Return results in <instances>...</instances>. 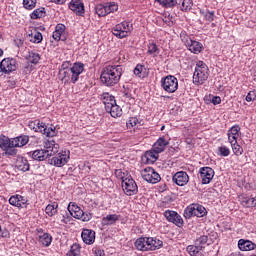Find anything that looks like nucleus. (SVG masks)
<instances>
[{"label":"nucleus","instance_id":"1","mask_svg":"<svg viewBox=\"0 0 256 256\" xmlns=\"http://www.w3.org/2000/svg\"><path fill=\"white\" fill-rule=\"evenodd\" d=\"M122 75L123 68L121 65H108L103 68L100 79L106 87H113L119 83Z\"/></svg>","mask_w":256,"mask_h":256},{"label":"nucleus","instance_id":"40","mask_svg":"<svg viewBox=\"0 0 256 256\" xmlns=\"http://www.w3.org/2000/svg\"><path fill=\"white\" fill-rule=\"evenodd\" d=\"M207 241H209V237L207 235H203L196 239L195 245H198L203 250L205 249V245H207Z\"/></svg>","mask_w":256,"mask_h":256},{"label":"nucleus","instance_id":"12","mask_svg":"<svg viewBox=\"0 0 256 256\" xmlns=\"http://www.w3.org/2000/svg\"><path fill=\"white\" fill-rule=\"evenodd\" d=\"M164 217L170 223H174V225H177V227H183V218L177 212L166 210L164 212Z\"/></svg>","mask_w":256,"mask_h":256},{"label":"nucleus","instance_id":"26","mask_svg":"<svg viewBox=\"0 0 256 256\" xmlns=\"http://www.w3.org/2000/svg\"><path fill=\"white\" fill-rule=\"evenodd\" d=\"M239 201L243 207H256V199L249 198L245 195L239 196Z\"/></svg>","mask_w":256,"mask_h":256},{"label":"nucleus","instance_id":"63","mask_svg":"<svg viewBox=\"0 0 256 256\" xmlns=\"http://www.w3.org/2000/svg\"><path fill=\"white\" fill-rule=\"evenodd\" d=\"M31 71H32V68L29 65L24 68V73H31Z\"/></svg>","mask_w":256,"mask_h":256},{"label":"nucleus","instance_id":"27","mask_svg":"<svg viewBox=\"0 0 256 256\" xmlns=\"http://www.w3.org/2000/svg\"><path fill=\"white\" fill-rule=\"evenodd\" d=\"M16 167L19 169V171H29V161L26 158L20 157L17 159Z\"/></svg>","mask_w":256,"mask_h":256},{"label":"nucleus","instance_id":"61","mask_svg":"<svg viewBox=\"0 0 256 256\" xmlns=\"http://www.w3.org/2000/svg\"><path fill=\"white\" fill-rule=\"evenodd\" d=\"M96 256H105V252L103 250H96Z\"/></svg>","mask_w":256,"mask_h":256},{"label":"nucleus","instance_id":"51","mask_svg":"<svg viewBox=\"0 0 256 256\" xmlns=\"http://www.w3.org/2000/svg\"><path fill=\"white\" fill-rule=\"evenodd\" d=\"M239 131H241V128L239 126H233L228 131V135H233V137H239Z\"/></svg>","mask_w":256,"mask_h":256},{"label":"nucleus","instance_id":"14","mask_svg":"<svg viewBox=\"0 0 256 256\" xmlns=\"http://www.w3.org/2000/svg\"><path fill=\"white\" fill-rule=\"evenodd\" d=\"M85 71V65L83 63H74L73 67L70 68L71 82L77 83L79 81V75Z\"/></svg>","mask_w":256,"mask_h":256},{"label":"nucleus","instance_id":"6","mask_svg":"<svg viewBox=\"0 0 256 256\" xmlns=\"http://www.w3.org/2000/svg\"><path fill=\"white\" fill-rule=\"evenodd\" d=\"M161 85L164 91L167 93H175L179 88V81L175 78V76H166L161 80Z\"/></svg>","mask_w":256,"mask_h":256},{"label":"nucleus","instance_id":"64","mask_svg":"<svg viewBox=\"0 0 256 256\" xmlns=\"http://www.w3.org/2000/svg\"><path fill=\"white\" fill-rule=\"evenodd\" d=\"M16 43H17V46H18V47H23V40L17 39V40H16Z\"/></svg>","mask_w":256,"mask_h":256},{"label":"nucleus","instance_id":"7","mask_svg":"<svg viewBox=\"0 0 256 256\" xmlns=\"http://www.w3.org/2000/svg\"><path fill=\"white\" fill-rule=\"evenodd\" d=\"M122 189L125 195L131 197V195H137L139 192V188L137 187V183L133 178H125L122 180Z\"/></svg>","mask_w":256,"mask_h":256},{"label":"nucleus","instance_id":"34","mask_svg":"<svg viewBox=\"0 0 256 256\" xmlns=\"http://www.w3.org/2000/svg\"><path fill=\"white\" fill-rule=\"evenodd\" d=\"M27 61H29V63H33L34 65H37V63L41 61V55H39V53L35 51H31L28 53Z\"/></svg>","mask_w":256,"mask_h":256},{"label":"nucleus","instance_id":"15","mask_svg":"<svg viewBox=\"0 0 256 256\" xmlns=\"http://www.w3.org/2000/svg\"><path fill=\"white\" fill-rule=\"evenodd\" d=\"M29 155H31L32 159L34 161H45V159H49V157H53V153L49 152V150H35L33 152H30Z\"/></svg>","mask_w":256,"mask_h":256},{"label":"nucleus","instance_id":"8","mask_svg":"<svg viewBox=\"0 0 256 256\" xmlns=\"http://www.w3.org/2000/svg\"><path fill=\"white\" fill-rule=\"evenodd\" d=\"M142 177L147 183H159L161 181V175L155 171L152 167H147L142 171Z\"/></svg>","mask_w":256,"mask_h":256},{"label":"nucleus","instance_id":"20","mask_svg":"<svg viewBox=\"0 0 256 256\" xmlns=\"http://www.w3.org/2000/svg\"><path fill=\"white\" fill-rule=\"evenodd\" d=\"M100 99L104 104L105 110L109 109L111 105H115V103H117V101H115V96L109 93H103L100 95Z\"/></svg>","mask_w":256,"mask_h":256},{"label":"nucleus","instance_id":"49","mask_svg":"<svg viewBox=\"0 0 256 256\" xmlns=\"http://www.w3.org/2000/svg\"><path fill=\"white\" fill-rule=\"evenodd\" d=\"M218 151L222 157H229L231 153V151L229 150V148H227V146H220L218 148Z\"/></svg>","mask_w":256,"mask_h":256},{"label":"nucleus","instance_id":"2","mask_svg":"<svg viewBox=\"0 0 256 256\" xmlns=\"http://www.w3.org/2000/svg\"><path fill=\"white\" fill-rule=\"evenodd\" d=\"M135 247L138 251H157L163 247V241L157 238H138L135 241Z\"/></svg>","mask_w":256,"mask_h":256},{"label":"nucleus","instance_id":"53","mask_svg":"<svg viewBox=\"0 0 256 256\" xmlns=\"http://www.w3.org/2000/svg\"><path fill=\"white\" fill-rule=\"evenodd\" d=\"M256 100V91H251L246 96V101L251 102Z\"/></svg>","mask_w":256,"mask_h":256},{"label":"nucleus","instance_id":"10","mask_svg":"<svg viewBox=\"0 0 256 256\" xmlns=\"http://www.w3.org/2000/svg\"><path fill=\"white\" fill-rule=\"evenodd\" d=\"M0 69L5 74L13 73V71H17V61L13 58H4L0 62Z\"/></svg>","mask_w":256,"mask_h":256},{"label":"nucleus","instance_id":"23","mask_svg":"<svg viewBox=\"0 0 256 256\" xmlns=\"http://www.w3.org/2000/svg\"><path fill=\"white\" fill-rule=\"evenodd\" d=\"M44 147L46 151H49V153H52V155H55V153H59V144L55 143V140L52 138L48 139L44 143Z\"/></svg>","mask_w":256,"mask_h":256},{"label":"nucleus","instance_id":"30","mask_svg":"<svg viewBox=\"0 0 256 256\" xmlns=\"http://www.w3.org/2000/svg\"><path fill=\"white\" fill-rule=\"evenodd\" d=\"M58 207H59V204H57V202H53L52 204H48L46 206V209H45L46 215H48V217H53V216L57 215V208Z\"/></svg>","mask_w":256,"mask_h":256},{"label":"nucleus","instance_id":"13","mask_svg":"<svg viewBox=\"0 0 256 256\" xmlns=\"http://www.w3.org/2000/svg\"><path fill=\"white\" fill-rule=\"evenodd\" d=\"M172 181L179 187H185L189 183V174L185 171L176 172L172 177Z\"/></svg>","mask_w":256,"mask_h":256},{"label":"nucleus","instance_id":"24","mask_svg":"<svg viewBox=\"0 0 256 256\" xmlns=\"http://www.w3.org/2000/svg\"><path fill=\"white\" fill-rule=\"evenodd\" d=\"M29 143V136L21 135L12 139V147H25Z\"/></svg>","mask_w":256,"mask_h":256},{"label":"nucleus","instance_id":"25","mask_svg":"<svg viewBox=\"0 0 256 256\" xmlns=\"http://www.w3.org/2000/svg\"><path fill=\"white\" fill-rule=\"evenodd\" d=\"M67 161H69V156L61 154L53 157L51 163L55 165V167H63V165H66Z\"/></svg>","mask_w":256,"mask_h":256},{"label":"nucleus","instance_id":"55","mask_svg":"<svg viewBox=\"0 0 256 256\" xmlns=\"http://www.w3.org/2000/svg\"><path fill=\"white\" fill-rule=\"evenodd\" d=\"M143 73V65H137L134 69V75H141Z\"/></svg>","mask_w":256,"mask_h":256},{"label":"nucleus","instance_id":"22","mask_svg":"<svg viewBox=\"0 0 256 256\" xmlns=\"http://www.w3.org/2000/svg\"><path fill=\"white\" fill-rule=\"evenodd\" d=\"M169 145V142L165 140V138H159L156 143L153 145L154 153H163L165 151V147Z\"/></svg>","mask_w":256,"mask_h":256},{"label":"nucleus","instance_id":"58","mask_svg":"<svg viewBox=\"0 0 256 256\" xmlns=\"http://www.w3.org/2000/svg\"><path fill=\"white\" fill-rule=\"evenodd\" d=\"M228 141L230 143V145H233L237 143V136H233V135H228Z\"/></svg>","mask_w":256,"mask_h":256},{"label":"nucleus","instance_id":"21","mask_svg":"<svg viewBox=\"0 0 256 256\" xmlns=\"http://www.w3.org/2000/svg\"><path fill=\"white\" fill-rule=\"evenodd\" d=\"M238 247L240 251H253L256 247V244L251 242V240L240 239L238 241Z\"/></svg>","mask_w":256,"mask_h":256},{"label":"nucleus","instance_id":"3","mask_svg":"<svg viewBox=\"0 0 256 256\" xmlns=\"http://www.w3.org/2000/svg\"><path fill=\"white\" fill-rule=\"evenodd\" d=\"M209 79V68L203 62H198L193 74V83L203 85Z\"/></svg>","mask_w":256,"mask_h":256},{"label":"nucleus","instance_id":"54","mask_svg":"<svg viewBox=\"0 0 256 256\" xmlns=\"http://www.w3.org/2000/svg\"><path fill=\"white\" fill-rule=\"evenodd\" d=\"M126 125L128 129H131V127H135V125H137V118H130Z\"/></svg>","mask_w":256,"mask_h":256},{"label":"nucleus","instance_id":"50","mask_svg":"<svg viewBox=\"0 0 256 256\" xmlns=\"http://www.w3.org/2000/svg\"><path fill=\"white\" fill-rule=\"evenodd\" d=\"M81 208L79 206H77V204L70 202L68 205V211L70 213V215H73V213H76L77 211H79Z\"/></svg>","mask_w":256,"mask_h":256},{"label":"nucleus","instance_id":"42","mask_svg":"<svg viewBox=\"0 0 256 256\" xmlns=\"http://www.w3.org/2000/svg\"><path fill=\"white\" fill-rule=\"evenodd\" d=\"M148 53H149V55H153V57H157V55L159 53V47H157V44L150 43L148 45Z\"/></svg>","mask_w":256,"mask_h":256},{"label":"nucleus","instance_id":"44","mask_svg":"<svg viewBox=\"0 0 256 256\" xmlns=\"http://www.w3.org/2000/svg\"><path fill=\"white\" fill-rule=\"evenodd\" d=\"M23 5L25 9L31 11V9H35V6L37 5V0H23Z\"/></svg>","mask_w":256,"mask_h":256},{"label":"nucleus","instance_id":"17","mask_svg":"<svg viewBox=\"0 0 256 256\" xmlns=\"http://www.w3.org/2000/svg\"><path fill=\"white\" fill-rule=\"evenodd\" d=\"M69 9L77 15H83L85 13V5L81 0H72L69 4Z\"/></svg>","mask_w":256,"mask_h":256},{"label":"nucleus","instance_id":"11","mask_svg":"<svg viewBox=\"0 0 256 256\" xmlns=\"http://www.w3.org/2000/svg\"><path fill=\"white\" fill-rule=\"evenodd\" d=\"M215 177V171L211 167H203L200 169V179L203 185H209Z\"/></svg>","mask_w":256,"mask_h":256},{"label":"nucleus","instance_id":"4","mask_svg":"<svg viewBox=\"0 0 256 256\" xmlns=\"http://www.w3.org/2000/svg\"><path fill=\"white\" fill-rule=\"evenodd\" d=\"M131 29L133 26L129 25V22H122L117 24L113 29L112 33L119 39H124V37H129V33H131Z\"/></svg>","mask_w":256,"mask_h":256},{"label":"nucleus","instance_id":"39","mask_svg":"<svg viewBox=\"0 0 256 256\" xmlns=\"http://www.w3.org/2000/svg\"><path fill=\"white\" fill-rule=\"evenodd\" d=\"M66 256H81V248L79 247V245L73 244Z\"/></svg>","mask_w":256,"mask_h":256},{"label":"nucleus","instance_id":"48","mask_svg":"<svg viewBox=\"0 0 256 256\" xmlns=\"http://www.w3.org/2000/svg\"><path fill=\"white\" fill-rule=\"evenodd\" d=\"M59 76L61 81H65V79H69L71 77V69L70 70H60Z\"/></svg>","mask_w":256,"mask_h":256},{"label":"nucleus","instance_id":"5","mask_svg":"<svg viewBox=\"0 0 256 256\" xmlns=\"http://www.w3.org/2000/svg\"><path fill=\"white\" fill-rule=\"evenodd\" d=\"M180 37L185 45L189 48V51H191V53L198 55V53H201V51L203 50V44L198 41L191 40V38L185 35V33L180 34Z\"/></svg>","mask_w":256,"mask_h":256},{"label":"nucleus","instance_id":"37","mask_svg":"<svg viewBox=\"0 0 256 256\" xmlns=\"http://www.w3.org/2000/svg\"><path fill=\"white\" fill-rule=\"evenodd\" d=\"M53 241V237L49 233H44L42 236H40V243L44 245V247H49Z\"/></svg>","mask_w":256,"mask_h":256},{"label":"nucleus","instance_id":"9","mask_svg":"<svg viewBox=\"0 0 256 256\" xmlns=\"http://www.w3.org/2000/svg\"><path fill=\"white\" fill-rule=\"evenodd\" d=\"M119 9V6L115 3L110 4H97L95 7V11L99 17H105L109 15V13H113L114 11H117Z\"/></svg>","mask_w":256,"mask_h":256},{"label":"nucleus","instance_id":"32","mask_svg":"<svg viewBox=\"0 0 256 256\" xmlns=\"http://www.w3.org/2000/svg\"><path fill=\"white\" fill-rule=\"evenodd\" d=\"M63 33H65V25H57L52 37L55 41H61Z\"/></svg>","mask_w":256,"mask_h":256},{"label":"nucleus","instance_id":"57","mask_svg":"<svg viewBox=\"0 0 256 256\" xmlns=\"http://www.w3.org/2000/svg\"><path fill=\"white\" fill-rule=\"evenodd\" d=\"M211 103H213V105H219L221 103V97L213 96L211 99Z\"/></svg>","mask_w":256,"mask_h":256},{"label":"nucleus","instance_id":"47","mask_svg":"<svg viewBox=\"0 0 256 256\" xmlns=\"http://www.w3.org/2000/svg\"><path fill=\"white\" fill-rule=\"evenodd\" d=\"M31 37H33L32 39H30L32 43H41V41H43V34H41V32H35L34 36L32 34Z\"/></svg>","mask_w":256,"mask_h":256},{"label":"nucleus","instance_id":"28","mask_svg":"<svg viewBox=\"0 0 256 256\" xmlns=\"http://www.w3.org/2000/svg\"><path fill=\"white\" fill-rule=\"evenodd\" d=\"M106 112L110 113L111 117H121L122 115V109L117 105V102L109 106V109H106Z\"/></svg>","mask_w":256,"mask_h":256},{"label":"nucleus","instance_id":"19","mask_svg":"<svg viewBox=\"0 0 256 256\" xmlns=\"http://www.w3.org/2000/svg\"><path fill=\"white\" fill-rule=\"evenodd\" d=\"M10 205L13 207L21 208L23 205H27V199L19 194L11 196L9 199Z\"/></svg>","mask_w":256,"mask_h":256},{"label":"nucleus","instance_id":"31","mask_svg":"<svg viewBox=\"0 0 256 256\" xmlns=\"http://www.w3.org/2000/svg\"><path fill=\"white\" fill-rule=\"evenodd\" d=\"M117 221H119V216L117 214H109L102 219V225H113Z\"/></svg>","mask_w":256,"mask_h":256},{"label":"nucleus","instance_id":"56","mask_svg":"<svg viewBox=\"0 0 256 256\" xmlns=\"http://www.w3.org/2000/svg\"><path fill=\"white\" fill-rule=\"evenodd\" d=\"M83 210H77L76 213H73L72 217H74L75 219H81V217H83Z\"/></svg>","mask_w":256,"mask_h":256},{"label":"nucleus","instance_id":"59","mask_svg":"<svg viewBox=\"0 0 256 256\" xmlns=\"http://www.w3.org/2000/svg\"><path fill=\"white\" fill-rule=\"evenodd\" d=\"M69 67H71V62L69 61L63 62L61 70H71V68Z\"/></svg>","mask_w":256,"mask_h":256},{"label":"nucleus","instance_id":"41","mask_svg":"<svg viewBox=\"0 0 256 256\" xmlns=\"http://www.w3.org/2000/svg\"><path fill=\"white\" fill-rule=\"evenodd\" d=\"M193 216H195V206H194V204L191 205V206H188L184 210V217H185V219H191Z\"/></svg>","mask_w":256,"mask_h":256},{"label":"nucleus","instance_id":"62","mask_svg":"<svg viewBox=\"0 0 256 256\" xmlns=\"http://www.w3.org/2000/svg\"><path fill=\"white\" fill-rule=\"evenodd\" d=\"M52 3H57L58 5H63V3H65V1L67 0H51Z\"/></svg>","mask_w":256,"mask_h":256},{"label":"nucleus","instance_id":"43","mask_svg":"<svg viewBox=\"0 0 256 256\" xmlns=\"http://www.w3.org/2000/svg\"><path fill=\"white\" fill-rule=\"evenodd\" d=\"M231 147L234 155H236L237 157H239L240 155H243V147H241V145H239L237 142L236 144L233 143Z\"/></svg>","mask_w":256,"mask_h":256},{"label":"nucleus","instance_id":"35","mask_svg":"<svg viewBox=\"0 0 256 256\" xmlns=\"http://www.w3.org/2000/svg\"><path fill=\"white\" fill-rule=\"evenodd\" d=\"M205 215H207L205 207L199 204H194V217H205Z\"/></svg>","mask_w":256,"mask_h":256},{"label":"nucleus","instance_id":"29","mask_svg":"<svg viewBox=\"0 0 256 256\" xmlns=\"http://www.w3.org/2000/svg\"><path fill=\"white\" fill-rule=\"evenodd\" d=\"M9 147H14L13 140L9 139V137H6L4 135L0 136V149L5 151V149H9Z\"/></svg>","mask_w":256,"mask_h":256},{"label":"nucleus","instance_id":"60","mask_svg":"<svg viewBox=\"0 0 256 256\" xmlns=\"http://www.w3.org/2000/svg\"><path fill=\"white\" fill-rule=\"evenodd\" d=\"M80 219H82V221H89L91 219V215H87L84 212Z\"/></svg>","mask_w":256,"mask_h":256},{"label":"nucleus","instance_id":"36","mask_svg":"<svg viewBox=\"0 0 256 256\" xmlns=\"http://www.w3.org/2000/svg\"><path fill=\"white\" fill-rule=\"evenodd\" d=\"M46 15L45 8H37L31 13V19H43Z\"/></svg>","mask_w":256,"mask_h":256},{"label":"nucleus","instance_id":"46","mask_svg":"<svg viewBox=\"0 0 256 256\" xmlns=\"http://www.w3.org/2000/svg\"><path fill=\"white\" fill-rule=\"evenodd\" d=\"M201 14L204 15L206 21H208L209 23L215 20V12L213 11L201 12Z\"/></svg>","mask_w":256,"mask_h":256},{"label":"nucleus","instance_id":"45","mask_svg":"<svg viewBox=\"0 0 256 256\" xmlns=\"http://www.w3.org/2000/svg\"><path fill=\"white\" fill-rule=\"evenodd\" d=\"M193 8V0H183L182 2V11H191Z\"/></svg>","mask_w":256,"mask_h":256},{"label":"nucleus","instance_id":"52","mask_svg":"<svg viewBox=\"0 0 256 256\" xmlns=\"http://www.w3.org/2000/svg\"><path fill=\"white\" fill-rule=\"evenodd\" d=\"M6 155L15 156L17 155V149L15 147H8L7 149H4Z\"/></svg>","mask_w":256,"mask_h":256},{"label":"nucleus","instance_id":"18","mask_svg":"<svg viewBox=\"0 0 256 256\" xmlns=\"http://www.w3.org/2000/svg\"><path fill=\"white\" fill-rule=\"evenodd\" d=\"M82 240L86 245H93L95 243V231L84 229L81 234Z\"/></svg>","mask_w":256,"mask_h":256},{"label":"nucleus","instance_id":"38","mask_svg":"<svg viewBox=\"0 0 256 256\" xmlns=\"http://www.w3.org/2000/svg\"><path fill=\"white\" fill-rule=\"evenodd\" d=\"M155 2L166 8L175 7L177 5V0H155Z\"/></svg>","mask_w":256,"mask_h":256},{"label":"nucleus","instance_id":"33","mask_svg":"<svg viewBox=\"0 0 256 256\" xmlns=\"http://www.w3.org/2000/svg\"><path fill=\"white\" fill-rule=\"evenodd\" d=\"M202 249L197 245H189L187 247V252L191 256H203V253H201Z\"/></svg>","mask_w":256,"mask_h":256},{"label":"nucleus","instance_id":"16","mask_svg":"<svg viewBox=\"0 0 256 256\" xmlns=\"http://www.w3.org/2000/svg\"><path fill=\"white\" fill-rule=\"evenodd\" d=\"M35 131H40V133H43V135H46V137L53 138L55 135H57V131L53 127H48L45 125V123H37V127H33Z\"/></svg>","mask_w":256,"mask_h":256}]
</instances>
